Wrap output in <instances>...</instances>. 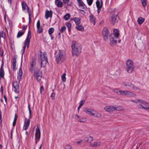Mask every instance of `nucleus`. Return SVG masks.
I'll return each instance as SVG.
<instances>
[{"instance_id": "nucleus-14", "label": "nucleus", "mask_w": 149, "mask_h": 149, "mask_svg": "<svg viewBox=\"0 0 149 149\" xmlns=\"http://www.w3.org/2000/svg\"><path fill=\"white\" fill-rule=\"evenodd\" d=\"M114 106H107L104 108V109L106 111L110 113L114 111Z\"/></svg>"}, {"instance_id": "nucleus-23", "label": "nucleus", "mask_w": 149, "mask_h": 149, "mask_svg": "<svg viewBox=\"0 0 149 149\" xmlns=\"http://www.w3.org/2000/svg\"><path fill=\"white\" fill-rule=\"evenodd\" d=\"M71 20H73L75 22L76 25L79 24L81 23V19L79 18L74 17L71 19Z\"/></svg>"}, {"instance_id": "nucleus-63", "label": "nucleus", "mask_w": 149, "mask_h": 149, "mask_svg": "<svg viewBox=\"0 0 149 149\" xmlns=\"http://www.w3.org/2000/svg\"><path fill=\"white\" fill-rule=\"evenodd\" d=\"M3 97H4V99L5 100V101L6 102L7 101V99L6 96L5 95H4L3 96Z\"/></svg>"}, {"instance_id": "nucleus-38", "label": "nucleus", "mask_w": 149, "mask_h": 149, "mask_svg": "<svg viewBox=\"0 0 149 149\" xmlns=\"http://www.w3.org/2000/svg\"><path fill=\"white\" fill-rule=\"evenodd\" d=\"M56 4V6L58 7H61L63 5V3L59 1H58V3L57 2Z\"/></svg>"}, {"instance_id": "nucleus-60", "label": "nucleus", "mask_w": 149, "mask_h": 149, "mask_svg": "<svg viewBox=\"0 0 149 149\" xmlns=\"http://www.w3.org/2000/svg\"><path fill=\"white\" fill-rule=\"evenodd\" d=\"M3 65H4L3 62V61H2V64L1 65V66L0 69H3Z\"/></svg>"}, {"instance_id": "nucleus-52", "label": "nucleus", "mask_w": 149, "mask_h": 149, "mask_svg": "<svg viewBox=\"0 0 149 149\" xmlns=\"http://www.w3.org/2000/svg\"><path fill=\"white\" fill-rule=\"evenodd\" d=\"M52 91H53V92L54 90H53ZM55 94L53 92L51 94V98H52V99H53V100L54 99H55Z\"/></svg>"}, {"instance_id": "nucleus-6", "label": "nucleus", "mask_w": 149, "mask_h": 149, "mask_svg": "<svg viewBox=\"0 0 149 149\" xmlns=\"http://www.w3.org/2000/svg\"><path fill=\"white\" fill-rule=\"evenodd\" d=\"M31 38V32L29 31L28 32L27 36L25 40V42L24 43V45L23 46V49L22 50V54H23L25 50L26 46H27V48L29 47V45L30 42V40Z\"/></svg>"}, {"instance_id": "nucleus-19", "label": "nucleus", "mask_w": 149, "mask_h": 149, "mask_svg": "<svg viewBox=\"0 0 149 149\" xmlns=\"http://www.w3.org/2000/svg\"><path fill=\"white\" fill-rule=\"evenodd\" d=\"M30 120L29 119H25L24 126V129L26 130L28 128L30 124Z\"/></svg>"}, {"instance_id": "nucleus-40", "label": "nucleus", "mask_w": 149, "mask_h": 149, "mask_svg": "<svg viewBox=\"0 0 149 149\" xmlns=\"http://www.w3.org/2000/svg\"><path fill=\"white\" fill-rule=\"evenodd\" d=\"M4 74V72L3 69H0V76L1 77L3 78Z\"/></svg>"}, {"instance_id": "nucleus-28", "label": "nucleus", "mask_w": 149, "mask_h": 149, "mask_svg": "<svg viewBox=\"0 0 149 149\" xmlns=\"http://www.w3.org/2000/svg\"><path fill=\"white\" fill-rule=\"evenodd\" d=\"M90 19L91 22L94 25L95 23V18L92 15H91L90 16Z\"/></svg>"}, {"instance_id": "nucleus-57", "label": "nucleus", "mask_w": 149, "mask_h": 149, "mask_svg": "<svg viewBox=\"0 0 149 149\" xmlns=\"http://www.w3.org/2000/svg\"><path fill=\"white\" fill-rule=\"evenodd\" d=\"M80 13L82 15H84L85 14V12L82 10H79Z\"/></svg>"}, {"instance_id": "nucleus-3", "label": "nucleus", "mask_w": 149, "mask_h": 149, "mask_svg": "<svg viewBox=\"0 0 149 149\" xmlns=\"http://www.w3.org/2000/svg\"><path fill=\"white\" fill-rule=\"evenodd\" d=\"M84 111L86 114L95 117L99 118L101 116L100 113L91 109L86 108L84 109Z\"/></svg>"}, {"instance_id": "nucleus-2", "label": "nucleus", "mask_w": 149, "mask_h": 149, "mask_svg": "<svg viewBox=\"0 0 149 149\" xmlns=\"http://www.w3.org/2000/svg\"><path fill=\"white\" fill-rule=\"evenodd\" d=\"M66 58V54L63 50H59L56 57V61L57 63H61Z\"/></svg>"}, {"instance_id": "nucleus-8", "label": "nucleus", "mask_w": 149, "mask_h": 149, "mask_svg": "<svg viewBox=\"0 0 149 149\" xmlns=\"http://www.w3.org/2000/svg\"><path fill=\"white\" fill-rule=\"evenodd\" d=\"M33 75L36 77L38 81H40L42 78V74L38 69L36 68V70L33 72Z\"/></svg>"}, {"instance_id": "nucleus-46", "label": "nucleus", "mask_w": 149, "mask_h": 149, "mask_svg": "<svg viewBox=\"0 0 149 149\" xmlns=\"http://www.w3.org/2000/svg\"><path fill=\"white\" fill-rule=\"evenodd\" d=\"M17 119V116L16 114L15 115V116L14 119V121L13 122V126L15 125L16 124Z\"/></svg>"}, {"instance_id": "nucleus-17", "label": "nucleus", "mask_w": 149, "mask_h": 149, "mask_svg": "<svg viewBox=\"0 0 149 149\" xmlns=\"http://www.w3.org/2000/svg\"><path fill=\"white\" fill-rule=\"evenodd\" d=\"M96 5L97 8V12L99 13L101 10V8L102 6V1L101 0V2H100L99 1L97 0L96 2Z\"/></svg>"}, {"instance_id": "nucleus-4", "label": "nucleus", "mask_w": 149, "mask_h": 149, "mask_svg": "<svg viewBox=\"0 0 149 149\" xmlns=\"http://www.w3.org/2000/svg\"><path fill=\"white\" fill-rule=\"evenodd\" d=\"M126 65L127 72L129 73H132L134 67L133 62L130 60H128L126 61Z\"/></svg>"}, {"instance_id": "nucleus-44", "label": "nucleus", "mask_w": 149, "mask_h": 149, "mask_svg": "<svg viewBox=\"0 0 149 149\" xmlns=\"http://www.w3.org/2000/svg\"><path fill=\"white\" fill-rule=\"evenodd\" d=\"M64 3H67L68 6H70L71 5V3H69L70 0H63Z\"/></svg>"}, {"instance_id": "nucleus-27", "label": "nucleus", "mask_w": 149, "mask_h": 149, "mask_svg": "<svg viewBox=\"0 0 149 149\" xmlns=\"http://www.w3.org/2000/svg\"><path fill=\"white\" fill-rule=\"evenodd\" d=\"M76 28L77 30L79 31H83L84 30V27L81 25L78 24L76 25Z\"/></svg>"}, {"instance_id": "nucleus-16", "label": "nucleus", "mask_w": 149, "mask_h": 149, "mask_svg": "<svg viewBox=\"0 0 149 149\" xmlns=\"http://www.w3.org/2000/svg\"><path fill=\"white\" fill-rule=\"evenodd\" d=\"M37 32L40 33L42 32V28L40 26V23L39 20H38L37 23Z\"/></svg>"}, {"instance_id": "nucleus-15", "label": "nucleus", "mask_w": 149, "mask_h": 149, "mask_svg": "<svg viewBox=\"0 0 149 149\" xmlns=\"http://www.w3.org/2000/svg\"><path fill=\"white\" fill-rule=\"evenodd\" d=\"M118 17L116 15H113L111 18V23L113 25H114L116 22H118Z\"/></svg>"}, {"instance_id": "nucleus-48", "label": "nucleus", "mask_w": 149, "mask_h": 149, "mask_svg": "<svg viewBox=\"0 0 149 149\" xmlns=\"http://www.w3.org/2000/svg\"><path fill=\"white\" fill-rule=\"evenodd\" d=\"M72 117L75 119H77L79 118V116L77 114H74L72 116Z\"/></svg>"}, {"instance_id": "nucleus-36", "label": "nucleus", "mask_w": 149, "mask_h": 149, "mask_svg": "<svg viewBox=\"0 0 149 149\" xmlns=\"http://www.w3.org/2000/svg\"><path fill=\"white\" fill-rule=\"evenodd\" d=\"M86 121V118L85 117L79 119L78 121L80 122L85 123Z\"/></svg>"}, {"instance_id": "nucleus-24", "label": "nucleus", "mask_w": 149, "mask_h": 149, "mask_svg": "<svg viewBox=\"0 0 149 149\" xmlns=\"http://www.w3.org/2000/svg\"><path fill=\"white\" fill-rule=\"evenodd\" d=\"M84 140L85 142H90L93 140V138L91 136L86 137L84 138Z\"/></svg>"}, {"instance_id": "nucleus-9", "label": "nucleus", "mask_w": 149, "mask_h": 149, "mask_svg": "<svg viewBox=\"0 0 149 149\" xmlns=\"http://www.w3.org/2000/svg\"><path fill=\"white\" fill-rule=\"evenodd\" d=\"M149 106V104L143 101L140 100L138 105V107L140 108L147 110Z\"/></svg>"}, {"instance_id": "nucleus-1", "label": "nucleus", "mask_w": 149, "mask_h": 149, "mask_svg": "<svg viewBox=\"0 0 149 149\" xmlns=\"http://www.w3.org/2000/svg\"><path fill=\"white\" fill-rule=\"evenodd\" d=\"M71 47L73 56H77L81 52V46L79 44H76L75 41H72Z\"/></svg>"}, {"instance_id": "nucleus-42", "label": "nucleus", "mask_w": 149, "mask_h": 149, "mask_svg": "<svg viewBox=\"0 0 149 149\" xmlns=\"http://www.w3.org/2000/svg\"><path fill=\"white\" fill-rule=\"evenodd\" d=\"M66 26L68 29V30L69 31L70 30V27L71 26V24L70 23L68 22L66 24Z\"/></svg>"}, {"instance_id": "nucleus-47", "label": "nucleus", "mask_w": 149, "mask_h": 149, "mask_svg": "<svg viewBox=\"0 0 149 149\" xmlns=\"http://www.w3.org/2000/svg\"><path fill=\"white\" fill-rule=\"evenodd\" d=\"M24 33L22 32H19L17 34V38H19Z\"/></svg>"}, {"instance_id": "nucleus-55", "label": "nucleus", "mask_w": 149, "mask_h": 149, "mask_svg": "<svg viewBox=\"0 0 149 149\" xmlns=\"http://www.w3.org/2000/svg\"><path fill=\"white\" fill-rule=\"evenodd\" d=\"M28 109L29 111V117H31V111L30 109V106L29 104L28 106Z\"/></svg>"}, {"instance_id": "nucleus-29", "label": "nucleus", "mask_w": 149, "mask_h": 149, "mask_svg": "<svg viewBox=\"0 0 149 149\" xmlns=\"http://www.w3.org/2000/svg\"><path fill=\"white\" fill-rule=\"evenodd\" d=\"M114 111H121L123 110V107L120 106H114Z\"/></svg>"}, {"instance_id": "nucleus-64", "label": "nucleus", "mask_w": 149, "mask_h": 149, "mask_svg": "<svg viewBox=\"0 0 149 149\" xmlns=\"http://www.w3.org/2000/svg\"><path fill=\"white\" fill-rule=\"evenodd\" d=\"M26 11L28 13H30L29 7H27V10H26Z\"/></svg>"}, {"instance_id": "nucleus-20", "label": "nucleus", "mask_w": 149, "mask_h": 149, "mask_svg": "<svg viewBox=\"0 0 149 149\" xmlns=\"http://www.w3.org/2000/svg\"><path fill=\"white\" fill-rule=\"evenodd\" d=\"M52 11H49L48 10H46L45 12V17L46 19L48 18L51 17L52 16Z\"/></svg>"}, {"instance_id": "nucleus-13", "label": "nucleus", "mask_w": 149, "mask_h": 149, "mask_svg": "<svg viewBox=\"0 0 149 149\" xmlns=\"http://www.w3.org/2000/svg\"><path fill=\"white\" fill-rule=\"evenodd\" d=\"M12 85L15 89V92L16 93H18L19 90V83L17 81H14Z\"/></svg>"}, {"instance_id": "nucleus-21", "label": "nucleus", "mask_w": 149, "mask_h": 149, "mask_svg": "<svg viewBox=\"0 0 149 149\" xmlns=\"http://www.w3.org/2000/svg\"><path fill=\"white\" fill-rule=\"evenodd\" d=\"M117 39L111 37L110 39V43L111 46H113L116 43Z\"/></svg>"}, {"instance_id": "nucleus-18", "label": "nucleus", "mask_w": 149, "mask_h": 149, "mask_svg": "<svg viewBox=\"0 0 149 149\" xmlns=\"http://www.w3.org/2000/svg\"><path fill=\"white\" fill-rule=\"evenodd\" d=\"M23 74V72L21 68H20L19 69V71L17 72V78L19 81L21 80L22 79V76Z\"/></svg>"}, {"instance_id": "nucleus-5", "label": "nucleus", "mask_w": 149, "mask_h": 149, "mask_svg": "<svg viewBox=\"0 0 149 149\" xmlns=\"http://www.w3.org/2000/svg\"><path fill=\"white\" fill-rule=\"evenodd\" d=\"M47 53L44 52L43 54L40 56V61L41 68L45 67L48 63L47 58L46 56Z\"/></svg>"}, {"instance_id": "nucleus-43", "label": "nucleus", "mask_w": 149, "mask_h": 149, "mask_svg": "<svg viewBox=\"0 0 149 149\" xmlns=\"http://www.w3.org/2000/svg\"><path fill=\"white\" fill-rule=\"evenodd\" d=\"M142 5L143 7H145L146 5V0H141Z\"/></svg>"}, {"instance_id": "nucleus-53", "label": "nucleus", "mask_w": 149, "mask_h": 149, "mask_svg": "<svg viewBox=\"0 0 149 149\" xmlns=\"http://www.w3.org/2000/svg\"><path fill=\"white\" fill-rule=\"evenodd\" d=\"M40 93L41 94L43 93L44 91V88L43 86H41L40 89Z\"/></svg>"}, {"instance_id": "nucleus-35", "label": "nucleus", "mask_w": 149, "mask_h": 149, "mask_svg": "<svg viewBox=\"0 0 149 149\" xmlns=\"http://www.w3.org/2000/svg\"><path fill=\"white\" fill-rule=\"evenodd\" d=\"M22 9L23 10H25L28 7L27 6L25 2H23L22 3Z\"/></svg>"}, {"instance_id": "nucleus-50", "label": "nucleus", "mask_w": 149, "mask_h": 149, "mask_svg": "<svg viewBox=\"0 0 149 149\" xmlns=\"http://www.w3.org/2000/svg\"><path fill=\"white\" fill-rule=\"evenodd\" d=\"M65 149H71L72 147L69 145H66L65 147Z\"/></svg>"}, {"instance_id": "nucleus-39", "label": "nucleus", "mask_w": 149, "mask_h": 149, "mask_svg": "<svg viewBox=\"0 0 149 149\" xmlns=\"http://www.w3.org/2000/svg\"><path fill=\"white\" fill-rule=\"evenodd\" d=\"M54 29L53 28H50L48 30L49 34L51 36V35L54 32Z\"/></svg>"}, {"instance_id": "nucleus-34", "label": "nucleus", "mask_w": 149, "mask_h": 149, "mask_svg": "<svg viewBox=\"0 0 149 149\" xmlns=\"http://www.w3.org/2000/svg\"><path fill=\"white\" fill-rule=\"evenodd\" d=\"M70 17V15L69 13H67L64 16L63 18L65 20H67L69 19Z\"/></svg>"}, {"instance_id": "nucleus-12", "label": "nucleus", "mask_w": 149, "mask_h": 149, "mask_svg": "<svg viewBox=\"0 0 149 149\" xmlns=\"http://www.w3.org/2000/svg\"><path fill=\"white\" fill-rule=\"evenodd\" d=\"M40 129L38 126L37 127L36 129V133L35 134V139L36 140V143H37V142L40 139Z\"/></svg>"}, {"instance_id": "nucleus-51", "label": "nucleus", "mask_w": 149, "mask_h": 149, "mask_svg": "<svg viewBox=\"0 0 149 149\" xmlns=\"http://www.w3.org/2000/svg\"><path fill=\"white\" fill-rule=\"evenodd\" d=\"M66 29V27L65 26L62 27L60 29V31L61 33H63L65 31Z\"/></svg>"}, {"instance_id": "nucleus-62", "label": "nucleus", "mask_w": 149, "mask_h": 149, "mask_svg": "<svg viewBox=\"0 0 149 149\" xmlns=\"http://www.w3.org/2000/svg\"><path fill=\"white\" fill-rule=\"evenodd\" d=\"M27 26H23L22 27V28L23 30H25Z\"/></svg>"}, {"instance_id": "nucleus-54", "label": "nucleus", "mask_w": 149, "mask_h": 149, "mask_svg": "<svg viewBox=\"0 0 149 149\" xmlns=\"http://www.w3.org/2000/svg\"><path fill=\"white\" fill-rule=\"evenodd\" d=\"M29 22H31V17L32 16V13L30 12L29 13Z\"/></svg>"}, {"instance_id": "nucleus-31", "label": "nucleus", "mask_w": 149, "mask_h": 149, "mask_svg": "<svg viewBox=\"0 0 149 149\" xmlns=\"http://www.w3.org/2000/svg\"><path fill=\"white\" fill-rule=\"evenodd\" d=\"M100 145V142L99 141H95L91 143V145L93 147L99 146Z\"/></svg>"}, {"instance_id": "nucleus-58", "label": "nucleus", "mask_w": 149, "mask_h": 149, "mask_svg": "<svg viewBox=\"0 0 149 149\" xmlns=\"http://www.w3.org/2000/svg\"><path fill=\"white\" fill-rule=\"evenodd\" d=\"M85 102V101L84 100H81L79 102V104L83 106Z\"/></svg>"}, {"instance_id": "nucleus-10", "label": "nucleus", "mask_w": 149, "mask_h": 149, "mask_svg": "<svg viewBox=\"0 0 149 149\" xmlns=\"http://www.w3.org/2000/svg\"><path fill=\"white\" fill-rule=\"evenodd\" d=\"M102 33L104 40L106 41L107 40L109 34V31L107 27H104L103 29Z\"/></svg>"}, {"instance_id": "nucleus-32", "label": "nucleus", "mask_w": 149, "mask_h": 149, "mask_svg": "<svg viewBox=\"0 0 149 149\" xmlns=\"http://www.w3.org/2000/svg\"><path fill=\"white\" fill-rule=\"evenodd\" d=\"M113 91L115 93L120 95L121 90L118 89L116 88L113 89Z\"/></svg>"}, {"instance_id": "nucleus-41", "label": "nucleus", "mask_w": 149, "mask_h": 149, "mask_svg": "<svg viewBox=\"0 0 149 149\" xmlns=\"http://www.w3.org/2000/svg\"><path fill=\"white\" fill-rule=\"evenodd\" d=\"M127 90L121 91V90L120 95H125Z\"/></svg>"}, {"instance_id": "nucleus-61", "label": "nucleus", "mask_w": 149, "mask_h": 149, "mask_svg": "<svg viewBox=\"0 0 149 149\" xmlns=\"http://www.w3.org/2000/svg\"><path fill=\"white\" fill-rule=\"evenodd\" d=\"M83 141V140L81 139V140H80L79 141H77V143H78V144H79V143H81Z\"/></svg>"}, {"instance_id": "nucleus-22", "label": "nucleus", "mask_w": 149, "mask_h": 149, "mask_svg": "<svg viewBox=\"0 0 149 149\" xmlns=\"http://www.w3.org/2000/svg\"><path fill=\"white\" fill-rule=\"evenodd\" d=\"M125 86L130 87L134 90H140V89L139 88L134 86L131 83H128L127 84H125Z\"/></svg>"}, {"instance_id": "nucleus-59", "label": "nucleus", "mask_w": 149, "mask_h": 149, "mask_svg": "<svg viewBox=\"0 0 149 149\" xmlns=\"http://www.w3.org/2000/svg\"><path fill=\"white\" fill-rule=\"evenodd\" d=\"M1 112L0 111V123H1L2 122V121L1 120Z\"/></svg>"}, {"instance_id": "nucleus-56", "label": "nucleus", "mask_w": 149, "mask_h": 149, "mask_svg": "<svg viewBox=\"0 0 149 149\" xmlns=\"http://www.w3.org/2000/svg\"><path fill=\"white\" fill-rule=\"evenodd\" d=\"M9 26H10V27L11 28H12L13 26V25L12 24V22H11V21H9Z\"/></svg>"}, {"instance_id": "nucleus-37", "label": "nucleus", "mask_w": 149, "mask_h": 149, "mask_svg": "<svg viewBox=\"0 0 149 149\" xmlns=\"http://www.w3.org/2000/svg\"><path fill=\"white\" fill-rule=\"evenodd\" d=\"M66 74L64 73L62 75L61 77L62 80L63 82H65L66 80Z\"/></svg>"}, {"instance_id": "nucleus-30", "label": "nucleus", "mask_w": 149, "mask_h": 149, "mask_svg": "<svg viewBox=\"0 0 149 149\" xmlns=\"http://www.w3.org/2000/svg\"><path fill=\"white\" fill-rule=\"evenodd\" d=\"M16 59L15 58H13V68L14 70L16 69Z\"/></svg>"}, {"instance_id": "nucleus-11", "label": "nucleus", "mask_w": 149, "mask_h": 149, "mask_svg": "<svg viewBox=\"0 0 149 149\" xmlns=\"http://www.w3.org/2000/svg\"><path fill=\"white\" fill-rule=\"evenodd\" d=\"M111 36L112 38L118 40L120 36L118 30L114 29L113 31V33L111 34Z\"/></svg>"}, {"instance_id": "nucleus-7", "label": "nucleus", "mask_w": 149, "mask_h": 149, "mask_svg": "<svg viewBox=\"0 0 149 149\" xmlns=\"http://www.w3.org/2000/svg\"><path fill=\"white\" fill-rule=\"evenodd\" d=\"M36 61L35 59L33 58L29 62V70L31 72L36 70Z\"/></svg>"}, {"instance_id": "nucleus-33", "label": "nucleus", "mask_w": 149, "mask_h": 149, "mask_svg": "<svg viewBox=\"0 0 149 149\" xmlns=\"http://www.w3.org/2000/svg\"><path fill=\"white\" fill-rule=\"evenodd\" d=\"M79 6H83L84 5V3L81 0H77Z\"/></svg>"}, {"instance_id": "nucleus-25", "label": "nucleus", "mask_w": 149, "mask_h": 149, "mask_svg": "<svg viewBox=\"0 0 149 149\" xmlns=\"http://www.w3.org/2000/svg\"><path fill=\"white\" fill-rule=\"evenodd\" d=\"M145 21V19L142 17H139L137 19V22L138 24L139 25L141 24Z\"/></svg>"}, {"instance_id": "nucleus-45", "label": "nucleus", "mask_w": 149, "mask_h": 149, "mask_svg": "<svg viewBox=\"0 0 149 149\" xmlns=\"http://www.w3.org/2000/svg\"><path fill=\"white\" fill-rule=\"evenodd\" d=\"M140 100H131V101L133 103H138L139 104Z\"/></svg>"}, {"instance_id": "nucleus-26", "label": "nucleus", "mask_w": 149, "mask_h": 149, "mask_svg": "<svg viewBox=\"0 0 149 149\" xmlns=\"http://www.w3.org/2000/svg\"><path fill=\"white\" fill-rule=\"evenodd\" d=\"M126 96L129 97H134L136 96V95L133 93L127 91Z\"/></svg>"}, {"instance_id": "nucleus-49", "label": "nucleus", "mask_w": 149, "mask_h": 149, "mask_svg": "<svg viewBox=\"0 0 149 149\" xmlns=\"http://www.w3.org/2000/svg\"><path fill=\"white\" fill-rule=\"evenodd\" d=\"M88 5L91 6L93 0H87Z\"/></svg>"}]
</instances>
